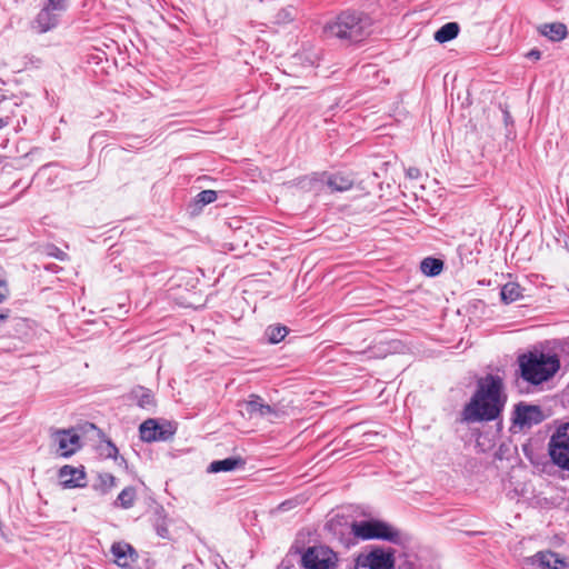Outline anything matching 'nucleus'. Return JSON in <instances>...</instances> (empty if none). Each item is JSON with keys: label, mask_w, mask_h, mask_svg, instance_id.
Wrapping results in <instances>:
<instances>
[{"label": "nucleus", "mask_w": 569, "mask_h": 569, "mask_svg": "<svg viewBox=\"0 0 569 569\" xmlns=\"http://www.w3.org/2000/svg\"><path fill=\"white\" fill-rule=\"evenodd\" d=\"M506 403L502 379L487 375L478 380L475 395L462 411L467 422L490 421L499 417Z\"/></svg>", "instance_id": "nucleus-1"}, {"label": "nucleus", "mask_w": 569, "mask_h": 569, "mask_svg": "<svg viewBox=\"0 0 569 569\" xmlns=\"http://www.w3.org/2000/svg\"><path fill=\"white\" fill-rule=\"evenodd\" d=\"M518 361L521 377L531 385H540L549 380L560 368V361L556 355L543 352L521 355Z\"/></svg>", "instance_id": "nucleus-2"}, {"label": "nucleus", "mask_w": 569, "mask_h": 569, "mask_svg": "<svg viewBox=\"0 0 569 569\" xmlns=\"http://www.w3.org/2000/svg\"><path fill=\"white\" fill-rule=\"evenodd\" d=\"M371 24V19L367 14L347 11L328 23L326 31L329 36L358 42L370 34Z\"/></svg>", "instance_id": "nucleus-3"}, {"label": "nucleus", "mask_w": 569, "mask_h": 569, "mask_svg": "<svg viewBox=\"0 0 569 569\" xmlns=\"http://www.w3.org/2000/svg\"><path fill=\"white\" fill-rule=\"evenodd\" d=\"M393 569H419L413 552V540L393 528Z\"/></svg>", "instance_id": "nucleus-4"}, {"label": "nucleus", "mask_w": 569, "mask_h": 569, "mask_svg": "<svg viewBox=\"0 0 569 569\" xmlns=\"http://www.w3.org/2000/svg\"><path fill=\"white\" fill-rule=\"evenodd\" d=\"M548 447L552 462L563 470H569V422L556 429Z\"/></svg>", "instance_id": "nucleus-5"}, {"label": "nucleus", "mask_w": 569, "mask_h": 569, "mask_svg": "<svg viewBox=\"0 0 569 569\" xmlns=\"http://www.w3.org/2000/svg\"><path fill=\"white\" fill-rule=\"evenodd\" d=\"M239 411L248 419H261L273 422L280 417L277 407L267 403L260 396L250 395L247 400L238 403Z\"/></svg>", "instance_id": "nucleus-6"}, {"label": "nucleus", "mask_w": 569, "mask_h": 569, "mask_svg": "<svg viewBox=\"0 0 569 569\" xmlns=\"http://www.w3.org/2000/svg\"><path fill=\"white\" fill-rule=\"evenodd\" d=\"M351 533L361 540H391L390 527L386 522L373 518L353 521L351 523Z\"/></svg>", "instance_id": "nucleus-7"}, {"label": "nucleus", "mask_w": 569, "mask_h": 569, "mask_svg": "<svg viewBox=\"0 0 569 569\" xmlns=\"http://www.w3.org/2000/svg\"><path fill=\"white\" fill-rule=\"evenodd\" d=\"M337 557L332 550L326 547H310L302 555L303 569H333Z\"/></svg>", "instance_id": "nucleus-8"}, {"label": "nucleus", "mask_w": 569, "mask_h": 569, "mask_svg": "<svg viewBox=\"0 0 569 569\" xmlns=\"http://www.w3.org/2000/svg\"><path fill=\"white\" fill-rule=\"evenodd\" d=\"M526 569H565L563 558L552 551H540L525 560Z\"/></svg>", "instance_id": "nucleus-9"}, {"label": "nucleus", "mask_w": 569, "mask_h": 569, "mask_svg": "<svg viewBox=\"0 0 569 569\" xmlns=\"http://www.w3.org/2000/svg\"><path fill=\"white\" fill-rule=\"evenodd\" d=\"M357 566L369 569H391V552L375 548L357 558Z\"/></svg>", "instance_id": "nucleus-10"}, {"label": "nucleus", "mask_w": 569, "mask_h": 569, "mask_svg": "<svg viewBox=\"0 0 569 569\" xmlns=\"http://www.w3.org/2000/svg\"><path fill=\"white\" fill-rule=\"evenodd\" d=\"M52 440L62 457H69L80 448V437L73 430H57L52 433Z\"/></svg>", "instance_id": "nucleus-11"}, {"label": "nucleus", "mask_w": 569, "mask_h": 569, "mask_svg": "<svg viewBox=\"0 0 569 569\" xmlns=\"http://www.w3.org/2000/svg\"><path fill=\"white\" fill-rule=\"evenodd\" d=\"M515 415V422L521 427L537 425L543 419L540 408L530 405H518Z\"/></svg>", "instance_id": "nucleus-12"}, {"label": "nucleus", "mask_w": 569, "mask_h": 569, "mask_svg": "<svg viewBox=\"0 0 569 569\" xmlns=\"http://www.w3.org/2000/svg\"><path fill=\"white\" fill-rule=\"evenodd\" d=\"M84 471L72 466H63L59 471V479L64 488L84 487Z\"/></svg>", "instance_id": "nucleus-13"}, {"label": "nucleus", "mask_w": 569, "mask_h": 569, "mask_svg": "<svg viewBox=\"0 0 569 569\" xmlns=\"http://www.w3.org/2000/svg\"><path fill=\"white\" fill-rule=\"evenodd\" d=\"M140 438L146 442L158 440H166L168 438L163 427L160 426L154 419H148L140 425Z\"/></svg>", "instance_id": "nucleus-14"}, {"label": "nucleus", "mask_w": 569, "mask_h": 569, "mask_svg": "<svg viewBox=\"0 0 569 569\" xmlns=\"http://www.w3.org/2000/svg\"><path fill=\"white\" fill-rule=\"evenodd\" d=\"M59 12L44 7L37 16L36 28L39 32H47L58 24Z\"/></svg>", "instance_id": "nucleus-15"}, {"label": "nucleus", "mask_w": 569, "mask_h": 569, "mask_svg": "<svg viewBox=\"0 0 569 569\" xmlns=\"http://www.w3.org/2000/svg\"><path fill=\"white\" fill-rule=\"evenodd\" d=\"M244 461L240 457H229L223 460H214L208 467V472L218 473L232 471L239 467H243Z\"/></svg>", "instance_id": "nucleus-16"}, {"label": "nucleus", "mask_w": 569, "mask_h": 569, "mask_svg": "<svg viewBox=\"0 0 569 569\" xmlns=\"http://www.w3.org/2000/svg\"><path fill=\"white\" fill-rule=\"evenodd\" d=\"M111 551L116 558L117 565L120 567L129 566L134 555V550L130 545L121 542L113 543Z\"/></svg>", "instance_id": "nucleus-17"}, {"label": "nucleus", "mask_w": 569, "mask_h": 569, "mask_svg": "<svg viewBox=\"0 0 569 569\" xmlns=\"http://www.w3.org/2000/svg\"><path fill=\"white\" fill-rule=\"evenodd\" d=\"M540 33L552 41H560L567 36V28L563 23H549L540 27Z\"/></svg>", "instance_id": "nucleus-18"}, {"label": "nucleus", "mask_w": 569, "mask_h": 569, "mask_svg": "<svg viewBox=\"0 0 569 569\" xmlns=\"http://www.w3.org/2000/svg\"><path fill=\"white\" fill-rule=\"evenodd\" d=\"M460 27L457 22H448L436 31L433 38L439 43H445L455 39L459 33Z\"/></svg>", "instance_id": "nucleus-19"}, {"label": "nucleus", "mask_w": 569, "mask_h": 569, "mask_svg": "<svg viewBox=\"0 0 569 569\" xmlns=\"http://www.w3.org/2000/svg\"><path fill=\"white\" fill-rule=\"evenodd\" d=\"M500 297L505 303H511L522 297V290L518 283L508 282L501 288Z\"/></svg>", "instance_id": "nucleus-20"}, {"label": "nucleus", "mask_w": 569, "mask_h": 569, "mask_svg": "<svg viewBox=\"0 0 569 569\" xmlns=\"http://www.w3.org/2000/svg\"><path fill=\"white\" fill-rule=\"evenodd\" d=\"M420 269L428 277L438 276L443 269V262L437 258H425L420 263Z\"/></svg>", "instance_id": "nucleus-21"}, {"label": "nucleus", "mask_w": 569, "mask_h": 569, "mask_svg": "<svg viewBox=\"0 0 569 569\" xmlns=\"http://www.w3.org/2000/svg\"><path fill=\"white\" fill-rule=\"evenodd\" d=\"M140 408L150 410L154 407V399L150 390L139 387L132 392Z\"/></svg>", "instance_id": "nucleus-22"}, {"label": "nucleus", "mask_w": 569, "mask_h": 569, "mask_svg": "<svg viewBox=\"0 0 569 569\" xmlns=\"http://www.w3.org/2000/svg\"><path fill=\"white\" fill-rule=\"evenodd\" d=\"M327 184L332 191L341 192L349 190L352 187L353 182L346 176L335 174L328 178Z\"/></svg>", "instance_id": "nucleus-23"}, {"label": "nucleus", "mask_w": 569, "mask_h": 569, "mask_svg": "<svg viewBox=\"0 0 569 569\" xmlns=\"http://www.w3.org/2000/svg\"><path fill=\"white\" fill-rule=\"evenodd\" d=\"M288 335V329L284 326L274 325L266 329V337L270 343H278Z\"/></svg>", "instance_id": "nucleus-24"}, {"label": "nucleus", "mask_w": 569, "mask_h": 569, "mask_svg": "<svg viewBox=\"0 0 569 569\" xmlns=\"http://www.w3.org/2000/svg\"><path fill=\"white\" fill-rule=\"evenodd\" d=\"M136 499V490L132 487L124 488L118 496L117 501L121 507L128 509L133 506Z\"/></svg>", "instance_id": "nucleus-25"}, {"label": "nucleus", "mask_w": 569, "mask_h": 569, "mask_svg": "<svg viewBox=\"0 0 569 569\" xmlns=\"http://www.w3.org/2000/svg\"><path fill=\"white\" fill-rule=\"evenodd\" d=\"M217 199V193L213 190H203L198 193L197 202L201 204H209Z\"/></svg>", "instance_id": "nucleus-26"}, {"label": "nucleus", "mask_w": 569, "mask_h": 569, "mask_svg": "<svg viewBox=\"0 0 569 569\" xmlns=\"http://www.w3.org/2000/svg\"><path fill=\"white\" fill-rule=\"evenodd\" d=\"M100 487L103 491H107L116 486V478L111 473H101L99 475Z\"/></svg>", "instance_id": "nucleus-27"}, {"label": "nucleus", "mask_w": 569, "mask_h": 569, "mask_svg": "<svg viewBox=\"0 0 569 569\" xmlns=\"http://www.w3.org/2000/svg\"><path fill=\"white\" fill-rule=\"evenodd\" d=\"M69 0H48V8L57 11L62 12L67 9Z\"/></svg>", "instance_id": "nucleus-28"}, {"label": "nucleus", "mask_w": 569, "mask_h": 569, "mask_svg": "<svg viewBox=\"0 0 569 569\" xmlns=\"http://www.w3.org/2000/svg\"><path fill=\"white\" fill-rule=\"evenodd\" d=\"M9 296V288L3 277V271L0 268V302L4 301Z\"/></svg>", "instance_id": "nucleus-29"}, {"label": "nucleus", "mask_w": 569, "mask_h": 569, "mask_svg": "<svg viewBox=\"0 0 569 569\" xmlns=\"http://www.w3.org/2000/svg\"><path fill=\"white\" fill-rule=\"evenodd\" d=\"M117 453H118L117 447L111 441H108L107 448H106V455L108 457H116Z\"/></svg>", "instance_id": "nucleus-30"}, {"label": "nucleus", "mask_w": 569, "mask_h": 569, "mask_svg": "<svg viewBox=\"0 0 569 569\" xmlns=\"http://www.w3.org/2000/svg\"><path fill=\"white\" fill-rule=\"evenodd\" d=\"M406 174L409 179H418L420 176V171L417 168H409L406 170Z\"/></svg>", "instance_id": "nucleus-31"}, {"label": "nucleus", "mask_w": 569, "mask_h": 569, "mask_svg": "<svg viewBox=\"0 0 569 569\" xmlns=\"http://www.w3.org/2000/svg\"><path fill=\"white\" fill-rule=\"evenodd\" d=\"M540 54H541V53H540V51H538V50H531V51L528 53V56H529L530 58H533V59H536V60L540 59Z\"/></svg>", "instance_id": "nucleus-32"}, {"label": "nucleus", "mask_w": 569, "mask_h": 569, "mask_svg": "<svg viewBox=\"0 0 569 569\" xmlns=\"http://www.w3.org/2000/svg\"><path fill=\"white\" fill-rule=\"evenodd\" d=\"M9 317V311H0V323H2L4 320H7Z\"/></svg>", "instance_id": "nucleus-33"}, {"label": "nucleus", "mask_w": 569, "mask_h": 569, "mask_svg": "<svg viewBox=\"0 0 569 569\" xmlns=\"http://www.w3.org/2000/svg\"><path fill=\"white\" fill-rule=\"evenodd\" d=\"M503 117H505V122L508 124L509 120H510V114L508 111H505L503 112Z\"/></svg>", "instance_id": "nucleus-34"}, {"label": "nucleus", "mask_w": 569, "mask_h": 569, "mask_svg": "<svg viewBox=\"0 0 569 569\" xmlns=\"http://www.w3.org/2000/svg\"><path fill=\"white\" fill-rule=\"evenodd\" d=\"M398 113H399V116H402L403 120L409 119V114H408V112H401V111H399Z\"/></svg>", "instance_id": "nucleus-35"}, {"label": "nucleus", "mask_w": 569, "mask_h": 569, "mask_svg": "<svg viewBox=\"0 0 569 569\" xmlns=\"http://www.w3.org/2000/svg\"><path fill=\"white\" fill-rule=\"evenodd\" d=\"M64 253L62 251L57 252L56 257L59 259H63Z\"/></svg>", "instance_id": "nucleus-36"}, {"label": "nucleus", "mask_w": 569, "mask_h": 569, "mask_svg": "<svg viewBox=\"0 0 569 569\" xmlns=\"http://www.w3.org/2000/svg\"><path fill=\"white\" fill-rule=\"evenodd\" d=\"M398 345H400V342H396L393 340V346H392L393 352L398 349Z\"/></svg>", "instance_id": "nucleus-37"}, {"label": "nucleus", "mask_w": 569, "mask_h": 569, "mask_svg": "<svg viewBox=\"0 0 569 569\" xmlns=\"http://www.w3.org/2000/svg\"><path fill=\"white\" fill-rule=\"evenodd\" d=\"M4 124H6V123H4L3 119H1V118H0V129H1Z\"/></svg>", "instance_id": "nucleus-38"}, {"label": "nucleus", "mask_w": 569, "mask_h": 569, "mask_svg": "<svg viewBox=\"0 0 569 569\" xmlns=\"http://www.w3.org/2000/svg\"><path fill=\"white\" fill-rule=\"evenodd\" d=\"M393 121H396V122H400V121H401V119H398V118H395V117H393Z\"/></svg>", "instance_id": "nucleus-39"}]
</instances>
